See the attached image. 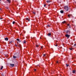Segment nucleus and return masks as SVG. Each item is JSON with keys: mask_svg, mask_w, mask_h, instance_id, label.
<instances>
[{"mask_svg": "<svg viewBox=\"0 0 76 76\" xmlns=\"http://www.w3.org/2000/svg\"><path fill=\"white\" fill-rule=\"evenodd\" d=\"M64 9L66 11H68L69 10V7H68V6H65Z\"/></svg>", "mask_w": 76, "mask_h": 76, "instance_id": "1", "label": "nucleus"}, {"mask_svg": "<svg viewBox=\"0 0 76 76\" xmlns=\"http://www.w3.org/2000/svg\"><path fill=\"white\" fill-rule=\"evenodd\" d=\"M67 28H70V26L69 24H67Z\"/></svg>", "mask_w": 76, "mask_h": 76, "instance_id": "2", "label": "nucleus"}, {"mask_svg": "<svg viewBox=\"0 0 76 76\" xmlns=\"http://www.w3.org/2000/svg\"><path fill=\"white\" fill-rule=\"evenodd\" d=\"M65 37H67V38H69V37H70V35L67 34L65 35Z\"/></svg>", "mask_w": 76, "mask_h": 76, "instance_id": "3", "label": "nucleus"}, {"mask_svg": "<svg viewBox=\"0 0 76 76\" xmlns=\"http://www.w3.org/2000/svg\"><path fill=\"white\" fill-rule=\"evenodd\" d=\"M46 2H47V3H50V2H51V1L50 0H47L46 1Z\"/></svg>", "mask_w": 76, "mask_h": 76, "instance_id": "4", "label": "nucleus"}, {"mask_svg": "<svg viewBox=\"0 0 76 76\" xmlns=\"http://www.w3.org/2000/svg\"><path fill=\"white\" fill-rule=\"evenodd\" d=\"M10 66H11V67H13V66H15L14 64H10Z\"/></svg>", "mask_w": 76, "mask_h": 76, "instance_id": "5", "label": "nucleus"}, {"mask_svg": "<svg viewBox=\"0 0 76 76\" xmlns=\"http://www.w3.org/2000/svg\"><path fill=\"white\" fill-rule=\"evenodd\" d=\"M4 39L5 41H8V38L7 37H6V38H5Z\"/></svg>", "mask_w": 76, "mask_h": 76, "instance_id": "6", "label": "nucleus"}, {"mask_svg": "<svg viewBox=\"0 0 76 76\" xmlns=\"http://www.w3.org/2000/svg\"><path fill=\"white\" fill-rule=\"evenodd\" d=\"M66 33H70V30H66Z\"/></svg>", "mask_w": 76, "mask_h": 76, "instance_id": "7", "label": "nucleus"}, {"mask_svg": "<svg viewBox=\"0 0 76 76\" xmlns=\"http://www.w3.org/2000/svg\"><path fill=\"white\" fill-rule=\"evenodd\" d=\"M7 1L8 3H10V0H7Z\"/></svg>", "mask_w": 76, "mask_h": 76, "instance_id": "8", "label": "nucleus"}, {"mask_svg": "<svg viewBox=\"0 0 76 76\" xmlns=\"http://www.w3.org/2000/svg\"><path fill=\"white\" fill-rule=\"evenodd\" d=\"M13 58H18V57L16 56H13Z\"/></svg>", "mask_w": 76, "mask_h": 76, "instance_id": "9", "label": "nucleus"}, {"mask_svg": "<svg viewBox=\"0 0 76 76\" xmlns=\"http://www.w3.org/2000/svg\"><path fill=\"white\" fill-rule=\"evenodd\" d=\"M60 12L61 13H63L64 12L63 11V10H61L60 11Z\"/></svg>", "mask_w": 76, "mask_h": 76, "instance_id": "10", "label": "nucleus"}, {"mask_svg": "<svg viewBox=\"0 0 76 76\" xmlns=\"http://www.w3.org/2000/svg\"><path fill=\"white\" fill-rule=\"evenodd\" d=\"M48 35L49 36V37L50 36V35H51L50 33H49L48 34Z\"/></svg>", "mask_w": 76, "mask_h": 76, "instance_id": "11", "label": "nucleus"}, {"mask_svg": "<svg viewBox=\"0 0 76 76\" xmlns=\"http://www.w3.org/2000/svg\"><path fill=\"white\" fill-rule=\"evenodd\" d=\"M12 23H13V25H14L15 23V21H13V22H12Z\"/></svg>", "mask_w": 76, "mask_h": 76, "instance_id": "12", "label": "nucleus"}, {"mask_svg": "<svg viewBox=\"0 0 76 76\" xmlns=\"http://www.w3.org/2000/svg\"><path fill=\"white\" fill-rule=\"evenodd\" d=\"M26 20H28V21H29V20H29V19L28 18H26Z\"/></svg>", "mask_w": 76, "mask_h": 76, "instance_id": "13", "label": "nucleus"}, {"mask_svg": "<svg viewBox=\"0 0 76 76\" xmlns=\"http://www.w3.org/2000/svg\"><path fill=\"white\" fill-rule=\"evenodd\" d=\"M72 73H75V71H73Z\"/></svg>", "mask_w": 76, "mask_h": 76, "instance_id": "14", "label": "nucleus"}, {"mask_svg": "<svg viewBox=\"0 0 76 76\" xmlns=\"http://www.w3.org/2000/svg\"><path fill=\"white\" fill-rule=\"evenodd\" d=\"M3 66H2V67H1V68L0 69V70H2V69H3Z\"/></svg>", "mask_w": 76, "mask_h": 76, "instance_id": "15", "label": "nucleus"}, {"mask_svg": "<svg viewBox=\"0 0 76 76\" xmlns=\"http://www.w3.org/2000/svg\"><path fill=\"white\" fill-rule=\"evenodd\" d=\"M63 23H66V21H64V22H62Z\"/></svg>", "mask_w": 76, "mask_h": 76, "instance_id": "16", "label": "nucleus"}, {"mask_svg": "<svg viewBox=\"0 0 76 76\" xmlns=\"http://www.w3.org/2000/svg\"><path fill=\"white\" fill-rule=\"evenodd\" d=\"M70 14H69L68 15V17L69 18H70Z\"/></svg>", "mask_w": 76, "mask_h": 76, "instance_id": "17", "label": "nucleus"}, {"mask_svg": "<svg viewBox=\"0 0 76 76\" xmlns=\"http://www.w3.org/2000/svg\"><path fill=\"white\" fill-rule=\"evenodd\" d=\"M17 41H19V39H17Z\"/></svg>", "mask_w": 76, "mask_h": 76, "instance_id": "18", "label": "nucleus"}, {"mask_svg": "<svg viewBox=\"0 0 76 76\" xmlns=\"http://www.w3.org/2000/svg\"><path fill=\"white\" fill-rule=\"evenodd\" d=\"M26 41L25 40H24V41L23 43H26Z\"/></svg>", "mask_w": 76, "mask_h": 76, "instance_id": "19", "label": "nucleus"}, {"mask_svg": "<svg viewBox=\"0 0 76 76\" xmlns=\"http://www.w3.org/2000/svg\"><path fill=\"white\" fill-rule=\"evenodd\" d=\"M70 50H73V48H69Z\"/></svg>", "mask_w": 76, "mask_h": 76, "instance_id": "20", "label": "nucleus"}, {"mask_svg": "<svg viewBox=\"0 0 76 76\" xmlns=\"http://www.w3.org/2000/svg\"><path fill=\"white\" fill-rule=\"evenodd\" d=\"M66 67H68V66H69V64H68V65L66 64Z\"/></svg>", "mask_w": 76, "mask_h": 76, "instance_id": "21", "label": "nucleus"}, {"mask_svg": "<svg viewBox=\"0 0 76 76\" xmlns=\"http://www.w3.org/2000/svg\"><path fill=\"white\" fill-rule=\"evenodd\" d=\"M48 27H50V25H48Z\"/></svg>", "mask_w": 76, "mask_h": 76, "instance_id": "22", "label": "nucleus"}, {"mask_svg": "<svg viewBox=\"0 0 76 76\" xmlns=\"http://www.w3.org/2000/svg\"><path fill=\"white\" fill-rule=\"evenodd\" d=\"M45 6H46V4H45L44 5V7H45Z\"/></svg>", "mask_w": 76, "mask_h": 76, "instance_id": "23", "label": "nucleus"}, {"mask_svg": "<svg viewBox=\"0 0 76 76\" xmlns=\"http://www.w3.org/2000/svg\"><path fill=\"white\" fill-rule=\"evenodd\" d=\"M37 47H38V45H36Z\"/></svg>", "mask_w": 76, "mask_h": 76, "instance_id": "24", "label": "nucleus"}, {"mask_svg": "<svg viewBox=\"0 0 76 76\" xmlns=\"http://www.w3.org/2000/svg\"><path fill=\"white\" fill-rule=\"evenodd\" d=\"M43 56H46L45 54H44L43 55Z\"/></svg>", "mask_w": 76, "mask_h": 76, "instance_id": "25", "label": "nucleus"}, {"mask_svg": "<svg viewBox=\"0 0 76 76\" xmlns=\"http://www.w3.org/2000/svg\"><path fill=\"white\" fill-rule=\"evenodd\" d=\"M33 13L34 14H35V12H33Z\"/></svg>", "mask_w": 76, "mask_h": 76, "instance_id": "26", "label": "nucleus"}, {"mask_svg": "<svg viewBox=\"0 0 76 76\" xmlns=\"http://www.w3.org/2000/svg\"><path fill=\"white\" fill-rule=\"evenodd\" d=\"M2 19V18H0V19H1V20Z\"/></svg>", "mask_w": 76, "mask_h": 76, "instance_id": "27", "label": "nucleus"}, {"mask_svg": "<svg viewBox=\"0 0 76 76\" xmlns=\"http://www.w3.org/2000/svg\"><path fill=\"white\" fill-rule=\"evenodd\" d=\"M76 44H75L74 45V46H76Z\"/></svg>", "mask_w": 76, "mask_h": 76, "instance_id": "28", "label": "nucleus"}, {"mask_svg": "<svg viewBox=\"0 0 76 76\" xmlns=\"http://www.w3.org/2000/svg\"><path fill=\"white\" fill-rule=\"evenodd\" d=\"M12 41H11V42H10V43H12Z\"/></svg>", "mask_w": 76, "mask_h": 76, "instance_id": "29", "label": "nucleus"}, {"mask_svg": "<svg viewBox=\"0 0 76 76\" xmlns=\"http://www.w3.org/2000/svg\"><path fill=\"white\" fill-rule=\"evenodd\" d=\"M55 46H56V47H57V45H55Z\"/></svg>", "mask_w": 76, "mask_h": 76, "instance_id": "30", "label": "nucleus"}, {"mask_svg": "<svg viewBox=\"0 0 76 76\" xmlns=\"http://www.w3.org/2000/svg\"><path fill=\"white\" fill-rule=\"evenodd\" d=\"M41 48H42V46H41Z\"/></svg>", "mask_w": 76, "mask_h": 76, "instance_id": "31", "label": "nucleus"}, {"mask_svg": "<svg viewBox=\"0 0 76 76\" xmlns=\"http://www.w3.org/2000/svg\"><path fill=\"white\" fill-rule=\"evenodd\" d=\"M58 63V61H57L56 62L57 63Z\"/></svg>", "mask_w": 76, "mask_h": 76, "instance_id": "32", "label": "nucleus"}, {"mask_svg": "<svg viewBox=\"0 0 76 76\" xmlns=\"http://www.w3.org/2000/svg\"><path fill=\"white\" fill-rule=\"evenodd\" d=\"M36 70H37V69H34V71H36Z\"/></svg>", "mask_w": 76, "mask_h": 76, "instance_id": "33", "label": "nucleus"}, {"mask_svg": "<svg viewBox=\"0 0 76 76\" xmlns=\"http://www.w3.org/2000/svg\"><path fill=\"white\" fill-rule=\"evenodd\" d=\"M0 10H1V8H0Z\"/></svg>", "mask_w": 76, "mask_h": 76, "instance_id": "34", "label": "nucleus"}, {"mask_svg": "<svg viewBox=\"0 0 76 76\" xmlns=\"http://www.w3.org/2000/svg\"><path fill=\"white\" fill-rule=\"evenodd\" d=\"M1 0H0V3H1Z\"/></svg>", "mask_w": 76, "mask_h": 76, "instance_id": "35", "label": "nucleus"}, {"mask_svg": "<svg viewBox=\"0 0 76 76\" xmlns=\"http://www.w3.org/2000/svg\"><path fill=\"white\" fill-rule=\"evenodd\" d=\"M15 46H16V47H17V45H16V44L15 45Z\"/></svg>", "mask_w": 76, "mask_h": 76, "instance_id": "36", "label": "nucleus"}, {"mask_svg": "<svg viewBox=\"0 0 76 76\" xmlns=\"http://www.w3.org/2000/svg\"><path fill=\"white\" fill-rule=\"evenodd\" d=\"M7 9H8V8H7Z\"/></svg>", "mask_w": 76, "mask_h": 76, "instance_id": "37", "label": "nucleus"}, {"mask_svg": "<svg viewBox=\"0 0 76 76\" xmlns=\"http://www.w3.org/2000/svg\"><path fill=\"white\" fill-rule=\"evenodd\" d=\"M40 38H41V37H40Z\"/></svg>", "mask_w": 76, "mask_h": 76, "instance_id": "38", "label": "nucleus"}]
</instances>
